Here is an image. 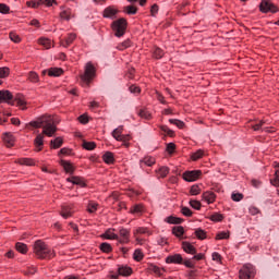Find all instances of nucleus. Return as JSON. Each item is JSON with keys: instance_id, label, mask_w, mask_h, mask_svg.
<instances>
[{"instance_id": "obj_6", "label": "nucleus", "mask_w": 279, "mask_h": 279, "mask_svg": "<svg viewBox=\"0 0 279 279\" xmlns=\"http://www.w3.org/2000/svg\"><path fill=\"white\" fill-rule=\"evenodd\" d=\"M95 77V65H93L92 62H87L85 65V72L81 76L83 82H86V84L90 83V80Z\"/></svg>"}, {"instance_id": "obj_39", "label": "nucleus", "mask_w": 279, "mask_h": 279, "mask_svg": "<svg viewBox=\"0 0 279 279\" xmlns=\"http://www.w3.org/2000/svg\"><path fill=\"white\" fill-rule=\"evenodd\" d=\"M16 250L20 252V254H27V245L21 242H17L15 244Z\"/></svg>"}, {"instance_id": "obj_44", "label": "nucleus", "mask_w": 279, "mask_h": 279, "mask_svg": "<svg viewBox=\"0 0 279 279\" xmlns=\"http://www.w3.org/2000/svg\"><path fill=\"white\" fill-rule=\"evenodd\" d=\"M138 117H141V119L149 120V119H151V113H149V112L147 111V109H141V110L138 111Z\"/></svg>"}, {"instance_id": "obj_20", "label": "nucleus", "mask_w": 279, "mask_h": 279, "mask_svg": "<svg viewBox=\"0 0 279 279\" xmlns=\"http://www.w3.org/2000/svg\"><path fill=\"white\" fill-rule=\"evenodd\" d=\"M75 38H77L75 34L73 33L69 34L65 40L64 39L60 40L61 47H70V45H73V40H75Z\"/></svg>"}, {"instance_id": "obj_9", "label": "nucleus", "mask_w": 279, "mask_h": 279, "mask_svg": "<svg viewBox=\"0 0 279 279\" xmlns=\"http://www.w3.org/2000/svg\"><path fill=\"white\" fill-rule=\"evenodd\" d=\"M118 242L121 243L122 245L130 243V230L129 229L122 228L119 230Z\"/></svg>"}, {"instance_id": "obj_28", "label": "nucleus", "mask_w": 279, "mask_h": 279, "mask_svg": "<svg viewBox=\"0 0 279 279\" xmlns=\"http://www.w3.org/2000/svg\"><path fill=\"white\" fill-rule=\"evenodd\" d=\"M119 276H132V268L130 266H122L118 268Z\"/></svg>"}, {"instance_id": "obj_59", "label": "nucleus", "mask_w": 279, "mask_h": 279, "mask_svg": "<svg viewBox=\"0 0 279 279\" xmlns=\"http://www.w3.org/2000/svg\"><path fill=\"white\" fill-rule=\"evenodd\" d=\"M232 202H241L243 199V194L241 193H233L231 194Z\"/></svg>"}, {"instance_id": "obj_11", "label": "nucleus", "mask_w": 279, "mask_h": 279, "mask_svg": "<svg viewBox=\"0 0 279 279\" xmlns=\"http://www.w3.org/2000/svg\"><path fill=\"white\" fill-rule=\"evenodd\" d=\"M49 118V114H44L41 117H38L36 120H33L29 122V125L32 128H43L45 123L47 122V119Z\"/></svg>"}, {"instance_id": "obj_43", "label": "nucleus", "mask_w": 279, "mask_h": 279, "mask_svg": "<svg viewBox=\"0 0 279 279\" xmlns=\"http://www.w3.org/2000/svg\"><path fill=\"white\" fill-rule=\"evenodd\" d=\"M9 38L12 43H15L16 45H19V43H21V36H19V34L14 33V32H11L9 34Z\"/></svg>"}, {"instance_id": "obj_35", "label": "nucleus", "mask_w": 279, "mask_h": 279, "mask_svg": "<svg viewBox=\"0 0 279 279\" xmlns=\"http://www.w3.org/2000/svg\"><path fill=\"white\" fill-rule=\"evenodd\" d=\"M61 19H63V21H71V16H73V12L71 11V9H65L60 13Z\"/></svg>"}, {"instance_id": "obj_29", "label": "nucleus", "mask_w": 279, "mask_h": 279, "mask_svg": "<svg viewBox=\"0 0 279 279\" xmlns=\"http://www.w3.org/2000/svg\"><path fill=\"white\" fill-rule=\"evenodd\" d=\"M138 234H147L149 236L151 232L145 227H138L133 231V236H138Z\"/></svg>"}, {"instance_id": "obj_51", "label": "nucleus", "mask_w": 279, "mask_h": 279, "mask_svg": "<svg viewBox=\"0 0 279 279\" xmlns=\"http://www.w3.org/2000/svg\"><path fill=\"white\" fill-rule=\"evenodd\" d=\"M149 271H153V274H156L157 276H160L162 274V269H160V267L151 264L148 267Z\"/></svg>"}, {"instance_id": "obj_54", "label": "nucleus", "mask_w": 279, "mask_h": 279, "mask_svg": "<svg viewBox=\"0 0 279 279\" xmlns=\"http://www.w3.org/2000/svg\"><path fill=\"white\" fill-rule=\"evenodd\" d=\"M209 219L210 221H215V222L223 221V215L216 213L211 215Z\"/></svg>"}, {"instance_id": "obj_13", "label": "nucleus", "mask_w": 279, "mask_h": 279, "mask_svg": "<svg viewBox=\"0 0 279 279\" xmlns=\"http://www.w3.org/2000/svg\"><path fill=\"white\" fill-rule=\"evenodd\" d=\"M203 202H206V204H215V201L217 199V195L215 192H204L202 195Z\"/></svg>"}, {"instance_id": "obj_1", "label": "nucleus", "mask_w": 279, "mask_h": 279, "mask_svg": "<svg viewBox=\"0 0 279 279\" xmlns=\"http://www.w3.org/2000/svg\"><path fill=\"white\" fill-rule=\"evenodd\" d=\"M33 250L38 258H53L54 256L53 251L41 240L34 243Z\"/></svg>"}, {"instance_id": "obj_61", "label": "nucleus", "mask_w": 279, "mask_h": 279, "mask_svg": "<svg viewBox=\"0 0 279 279\" xmlns=\"http://www.w3.org/2000/svg\"><path fill=\"white\" fill-rule=\"evenodd\" d=\"M26 5H27L28 8H34V9H36V8H38V7L40 5V2H39V0H38V1H27V2H26Z\"/></svg>"}, {"instance_id": "obj_23", "label": "nucleus", "mask_w": 279, "mask_h": 279, "mask_svg": "<svg viewBox=\"0 0 279 279\" xmlns=\"http://www.w3.org/2000/svg\"><path fill=\"white\" fill-rule=\"evenodd\" d=\"M66 182H71L72 184H75L76 186H86V183H84V180L80 177H70L66 179Z\"/></svg>"}, {"instance_id": "obj_10", "label": "nucleus", "mask_w": 279, "mask_h": 279, "mask_svg": "<svg viewBox=\"0 0 279 279\" xmlns=\"http://www.w3.org/2000/svg\"><path fill=\"white\" fill-rule=\"evenodd\" d=\"M184 258H182L181 254H174V255H169L166 257V263L168 265H182Z\"/></svg>"}, {"instance_id": "obj_50", "label": "nucleus", "mask_w": 279, "mask_h": 279, "mask_svg": "<svg viewBox=\"0 0 279 279\" xmlns=\"http://www.w3.org/2000/svg\"><path fill=\"white\" fill-rule=\"evenodd\" d=\"M195 236L198 238L201 241H204V239H206V231H204V229H196Z\"/></svg>"}, {"instance_id": "obj_36", "label": "nucleus", "mask_w": 279, "mask_h": 279, "mask_svg": "<svg viewBox=\"0 0 279 279\" xmlns=\"http://www.w3.org/2000/svg\"><path fill=\"white\" fill-rule=\"evenodd\" d=\"M172 234H174V236H178V238L182 236L184 234V227L182 226L173 227Z\"/></svg>"}, {"instance_id": "obj_33", "label": "nucleus", "mask_w": 279, "mask_h": 279, "mask_svg": "<svg viewBox=\"0 0 279 279\" xmlns=\"http://www.w3.org/2000/svg\"><path fill=\"white\" fill-rule=\"evenodd\" d=\"M184 220L182 218H178L174 216H169L166 218V222L170 223V225H180L182 223Z\"/></svg>"}, {"instance_id": "obj_16", "label": "nucleus", "mask_w": 279, "mask_h": 279, "mask_svg": "<svg viewBox=\"0 0 279 279\" xmlns=\"http://www.w3.org/2000/svg\"><path fill=\"white\" fill-rule=\"evenodd\" d=\"M13 97L14 96L12 95V93L10 90H8V89L0 90V104H1V101H5V102L12 101Z\"/></svg>"}, {"instance_id": "obj_2", "label": "nucleus", "mask_w": 279, "mask_h": 279, "mask_svg": "<svg viewBox=\"0 0 279 279\" xmlns=\"http://www.w3.org/2000/svg\"><path fill=\"white\" fill-rule=\"evenodd\" d=\"M112 32L117 38H121V36L125 35V31L128 29V20L121 17L111 24Z\"/></svg>"}, {"instance_id": "obj_26", "label": "nucleus", "mask_w": 279, "mask_h": 279, "mask_svg": "<svg viewBox=\"0 0 279 279\" xmlns=\"http://www.w3.org/2000/svg\"><path fill=\"white\" fill-rule=\"evenodd\" d=\"M64 73V71L60 68H51L48 70V75L50 77H60V75H62Z\"/></svg>"}, {"instance_id": "obj_57", "label": "nucleus", "mask_w": 279, "mask_h": 279, "mask_svg": "<svg viewBox=\"0 0 279 279\" xmlns=\"http://www.w3.org/2000/svg\"><path fill=\"white\" fill-rule=\"evenodd\" d=\"M202 156H204V150L198 149L197 151L192 154L191 158H192V160H199V158H202Z\"/></svg>"}, {"instance_id": "obj_21", "label": "nucleus", "mask_w": 279, "mask_h": 279, "mask_svg": "<svg viewBox=\"0 0 279 279\" xmlns=\"http://www.w3.org/2000/svg\"><path fill=\"white\" fill-rule=\"evenodd\" d=\"M155 162H156V158L151 156H146L140 160L141 167H143V165H145L146 167H154Z\"/></svg>"}, {"instance_id": "obj_19", "label": "nucleus", "mask_w": 279, "mask_h": 279, "mask_svg": "<svg viewBox=\"0 0 279 279\" xmlns=\"http://www.w3.org/2000/svg\"><path fill=\"white\" fill-rule=\"evenodd\" d=\"M101 236L110 241H118L119 239V235L114 233V229H108Z\"/></svg>"}, {"instance_id": "obj_60", "label": "nucleus", "mask_w": 279, "mask_h": 279, "mask_svg": "<svg viewBox=\"0 0 279 279\" xmlns=\"http://www.w3.org/2000/svg\"><path fill=\"white\" fill-rule=\"evenodd\" d=\"M124 12H126V14H136L137 10L135 7L128 5L124 8Z\"/></svg>"}, {"instance_id": "obj_32", "label": "nucleus", "mask_w": 279, "mask_h": 279, "mask_svg": "<svg viewBox=\"0 0 279 279\" xmlns=\"http://www.w3.org/2000/svg\"><path fill=\"white\" fill-rule=\"evenodd\" d=\"M19 165H24L26 167H34V165H36V162H34V159L32 158H21L17 160Z\"/></svg>"}, {"instance_id": "obj_27", "label": "nucleus", "mask_w": 279, "mask_h": 279, "mask_svg": "<svg viewBox=\"0 0 279 279\" xmlns=\"http://www.w3.org/2000/svg\"><path fill=\"white\" fill-rule=\"evenodd\" d=\"M15 101L17 104V106L22 109V110H27V101H25V98L23 97V95H17L15 97Z\"/></svg>"}, {"instance_id": "obj_53", "label": "nucleus", "mask_w": 279, "mask_h": 279, "mask_svg": "<svg viewBox=\"0 0 279 279\" xmlns=\"http://www.w3.org/2000/svg\"><path fill=\"white\" fill-rule=\"evenodd\" d=\"M223 239H230V233L226 231L217 233L216 235L217 241H222Z\"/></svg>"}, {"instance_id": "obj_62", "label": "nucleus", "mask_w": 279, "mask_h": 279, "mask_svg": "<svg viewBox=\"0 0 279 279\" xmlns=\"http://www.w3.org/2000/svg\"><path fill=\"white\" fill-rule=\"evenodd\" d=\"M213 260H215L216 263H221V254L214 252L211 255Z\"/></svg>"}, {"instance_id": "obj_40", "label": "nucleus", "mask_w": 279, "mask_h": 279, "mask_svg": "<svg viewBox=\"0 0 279 279\" xmlns=\"http://www.w3.org/2000/svg\"><path fill=\"white\" fill-rule=\"evenodd\" d=\"M28 80H29V82H33V84H36L40 81V77L38 76V73L32 71L28 74Z\"/></svg>"}, {"instance_id": "obj_4", "label": "nucleus", "mask_w": 279, "mask_h": 279, "mask_svg": "<svg viewBox=\"0 0 279 279\" xmlns=\"http://www.w3.org/2000/svg\"><path fill=\"white\" fill-rule=\"evenodd\" d=\"M112 136L113 138H116V141H120L121 143H123L124 147H130V135L123 134V126H118L117 129H114L112 132Z\"/></svg>"}, {"instance_id": "obj_5", "label": "nucleus", "mask_w": 279, "mask_h": 279, "mask_svg": "<svg viewBox=\"0 0 279 279\" xmlns=\"http://www.w3.org/2000/svg\"><path fill=\"white\" fill-rule=\"evenodd\" d=\"M256 270L252 264H245L239 271L240 279H252L254 278Z\"/></svg>"}, {"instance_id": "obj_42", "label": "nucleus", "mask_w": 279, "mask_h": 279, "mask_svg": "<svg viewBox=\"0 0 279 279\" xmlns=\"http://www.w3.org/2000/svg\"><path fill=\"white\" fill-rule=\"evenodd\" d=\"M132 41H130V39H126L124 41H122L121 44H119L117 46V49H119L120 51H123L124 49H128L129 47H131Z\"/></svg>"}, {"instance_id": "obj_22", "label": "nucleus", "mask_w": 279, "mask_h": 279, "mask_svg": "<svg viewBox=\"0 0 279 279\" xmlns=\"http://www.w3.org/2000/svg\"><path fill=\"white\" fill-rule=\"evenodd\" d=\"M60 165L63 167L65 173H73V171H75V167L73 163H71V161L61 160Z\"/></svg>"}, {"instance_id": "obj_49", "label": "nucleus", "mask_w": 279, "mask_h": 279, "mask_svg": "<svg viewBox=\"0 0 279 279\" xmlns=\"http://www.w3.org/2000/svg\"><path fill=\"white\" fill-rule=\"evenodd\" d=\"M190 206L194 208V210H202V203L199 201L191 199Z\"/></svg>"}, {"instance_id": "obj_63", "label": "nucleus", "mask_w": 279, "mask_h": 279, "mask_svg": "<svg viewBox=\"0 0 279 279\" xmlns=\"http://www.w3.org/2000/svg\"><path fill=\"white\" fill-rule=\"evenodd\" d=\"M166 150L168 151V154H173V151H175V145L173 143H169Z\"/></svg>"}, {"instance_id": "obj_25", "label": "nucleus", "mask_w": 279, "mask_h": 279, "mask_svg": "<svg viewBox=\"0 0 279 279\" xmlns=\"http://www.w3.org/2000/svg\"><path fill=\"white\" fill-rule=\"evenodd\" d=\"M64 143V140L62 137H57L54 140L50 141V147L51 149H60Z\"/></svg>"}, {"instance_id": "obj_46", "label": "nucleus", "mask_w": 279, "mask_h": 279, "mask_svg": "<svg viewBox=\"0 0 279 279\" xmlns=\"http://www.w3.org/2000/svg\"><path fill=\"white\" fill-rule=\"evenodd\" d=\"M83 147L87 151H93V149H95V147H97V144H95V142H85V143H83Z\"/></svg>"}, {"instance_id": "obj_52", "label": "nucleus", "mask_w": 279, "mask_h": 279, "mask_svg": "<svg viewBox=\"0 0 279 279\" xmlns=\"http://www.w3.org/2000/svg\"><path fill=\"white\" fill-rule=\"evenodd\" d=\"M100 250L101 252H105L106 254H108L112 252V246L109 243L104 242L100 244Z\"/></svg>"}, {"instance_id": "obj_30", "label": "nucleus", "mask_w": 279, "mask_h": 279, "mask_svg": "<svg viewBox=\"0 0 279 279\" xmlns=\"http://www.w3.org/2000/svg\"><path fill=\"white\" fill-rule=\"evenodd\" d=\"M102 160L106 165H112L114 162V155L111 151H107L104 154Z\"/></svg>"}, {"instance_id": "obj_55", "label": "nucleus", "mask_w": 279, "mask_h": 279, "mask_svg": "<svg viewBox=\"0 0 279 279\" xmlns=\"http://www.w3.org/2000/svg\"><path fill=\"white\" fill-rule=\"evenodd\" d=\"M0 14H10V7L5 3H0Z\"/></svg>"}, {"instance_id": "obj_64", "label": "nucleus", "mask_w": 279, "mask_h": 279, "mask_svg": "<svg viewBox=\"0 0 279 279\" xmlns=\"http://www.w3.org/2000/svg\"><path fill=\"white\" fill-rule=\"evenodd\" d=\"M78 121H80V123H83V125H86V123H88V116H86V114L80 116Z\"/></svg>"}, {"instance_id": "obj_56", "label": "nucleus", "mask_w": 279, "mask_h": 279, "mask_svg": "<svg viewBox=\"0 0 279 279\" xmlns=\"http://www.w3.org/2000/svg\"><path fill=\"white\" fill-rule=\"evenodd\" d=\"M181 213L184 217H193V211L189 207H181Z\"/></svg>"}, {"instance_id": "obj_48", "label": "nucleus", "mask_w": 279, "mask_h": 279, "mask_svg": "<svg viewBox=\"0 0 279 279\" xmlns=\"http://www.w3.org/2000/svg\"><path fill=\"white\" fill-rule=\"evenodd\" d=\"M153 56H154V58H156V60H160V58H162V56H165V51H162V49H160V48H155L153 51Z\"/></svg>"}, {"instance_id": "obj_45", "label": "nucleus", "mask_w": 279, "mask_h": 279, "mask_svg": "<svg viewBox=\"0 0 279 279\" xmlns=\"http://www.w3.org/2000/svg\"><path fill=\"white\" fill-rule=\"evenodd\" d=\"M169 123H171L172 125H177V128H179V130H183L184 128V122L178 119H170Z\"/></svg>"}, {"instance_id": "obj_24", "label": "nucleus", "mask_w": 279, "mask_h": 279, "mask_svg": "<svg viewBox=\"0 0 279 279\" xmlns=\"http://www.w3.org/2000/svg\"><path fill=\"white\" fill-rule=\"evenodd\" d=\"M155 173L157 178H167V175H169V167L162 166L155 170Z\"/></svg>"}, {"instance_id": "obj_41", "label": "nucleus", "mask_w": 279, "mask_h": 279, "mask_svg": "<svg viewBox=\"0 0 279 279\" xmlns=\"http://www.w3.org/2000/svg\"><path fill=\"white\" fill-rule=\"evenodd\" d=\"M97 208H99V204L95 202H89L87 205V213H97Z\"/></svg>"}, {"instance_id": "obj_31", "label": "nucleus", "mask_w": 279, "mask_h": 279, "mask_svg": "<svg viewBox=\"0 0 279 279\" xmlns=\"http://www.w3.org/2000/svg\"><path fill=\"white\" fill-rule=\"evenodd\" d=\"M143 258H145V254H143L141 248H136L133 253V259L136 260V263H141Z\"/></svg>"}, {"instance_id": "obj_58", "label": "nucleus", "mask_w": 279, "mask_h": 279, "mask_svg": "<svg viewBox=\"0 0 279 279\" xmlns=\"http://www.w3.org/2000/svg\"><path fill=\"white\" fill-rule=\"evenodd\" d=\"M272 186H279V169L275 172L274 180H270Z\"/></svg>"}, {"instance_id": "obj_3", "label": "nucleus", "mask_w": 279, "mask_h": 279, "mask_svg": "<svg viewBox=\"0 0 279 279\" xmlns=\"http://www.w3.org/2000/svg\"><path fill=\"white\" fill-rule=\"evenodd\" d=\"M56 132H58V126H56L53 123V116L49 114L46 122L44 123L41 134L51 137L53 134H56Z\"/></svg>"}, {"instance_id": "obj_34", "label": "nucleus", "mask_w": 279, "mask_h": 279, "mask_svg": "<svg viewBox=\"0 0 279 279\" xmlns=\"http://www.w3.org/2000/svg\"><path fill=\"white\" fill-rule=\"evenodd\" d=\"M38 44L45 47V49H51V39L41 37L38 39Z\"/></svg>"}, {"instance_id": "obj_14", "label": "nucleus", "mask_w": 279, "mask_h": 279, "mask_svg": "<svg viewBox=\"0 0 279 279\" xmlns=\"http://www.w3.org/2000/svg\"><path fill=\"white\" fill-rule=\"evenodd\" d=\"M73 213H75V210H73V206L71 205H63L61 207V217H63V219H69V217H73Z\"/></svg>"}, {"instance_id": "obj_47", "label": "nucleus", "mask_w": 279, "mask_h": 279, "mask_svg": "<svg viewBox=\"0 0 279 279\" xmlns=\"http://www.w3.org/2000/svg\"><path fill=\"white\" fill-rule=\"evenodd\" d=\"M199 193H202V187H199V185L195 184L191 186L190 195H199Z\"/></svg>"}, {"instance_id": "obj_18", "label": "nucleus", "mask_w": 279, "mask_h": 279, "mask_svg": "<svg viewBox=\"0 0 279 279\" xmlns=\"http://www.w3.org/2000/svg\"><path fill=\"white\" fill-rule=\"evenodd\" d=\"M182 250L186 254H192V255L197 254V250H195V246L193 244H191L190 242H183Z\"/></svg>"}, {"instance_id": "obj_38", "label": "nucleus", "mask_w": 279, "mask_h": 279, "mask_svg": "<svg viewBox=\"0 0 279 279\" xmlns=\"http://www.w3.org/2000/svg\"><path fill=\"white\" fill-rule=\"evenodd\" d=\"M10 76V68L8 66H2L0 68V78L5 80V77Z\"/></svg>"}, {"instance_id": "obj_7", "label": "nucleus", "mask_w": 279, "mask_h": 279, "mask_svg": "<svg viewBox=\"0 0 279 279\" xmlns=\"http://www.w3.org/2000/svg\"><path fill=\"white\" fill-rule=\"evenodd\" d=\"M259 10L264 14H267V12H271L272 14H276V12H278V7H276V4H274L269 0H263L259 4Z\"/></svg>"}, {"instance_id": "obj_15", "label": "nucleus", "mask_w": 279, "mask_h": 279, "mask_svg": "<svg viewBox=\"0 0 279 279\" xmlns=\"http://www.w3.org/2000/svg\"><path fill=\"white\" fill-rule=\"evenodd\" d=\"M2 138L7 147H14L15 138L12 133H4Z\"/></svg>"}, {"instance_id": "obj_17", "label": "nucleus", "mask_w": 279, "mask_h": 279, "mask_svg": "<svg viewBox=\"0 0 279 279\" xmlns=\"http://www.w3.org/2000/svg\"><path fill=\"white\" fill-rule=\"evenodd\" d=\"M34 145L37 147V151L43 150V145H45V135L43 133L36 136L34 140Z\"/></svg>"}, {"instance_id": "obj_12", "label": "nucleus", "mask_w": 279, "mask_h": 279, "mask_svg": "<svg viewBox=\"0 0 279 279\" xmlns=\"http://www.w3.org/2000/svg\"><path fill=\"white\" fill-rule=\"evenodd\" d=\"M117 14H119V10L114 7H108L104 10L102 16L104 19H117Z\"/></svg>"}, {"instance_id": "obj_8", "label": "nucleus", "mask_w": 279, "mask_h": 279, "mask_svg": "<svg viewBox=\"0 0 279 279\" xmlns=\"http://www.w3.org/2000/svg\"><path fill=\"white\" fill-rule=\"evenodd\" d=\"M199 175H202V170H192L183 173V180L185 182H195Z\"/></svg>"}, {"instance_id": "obj_37", "label": "nucleus", "mask_w": 279, "mask_h": 279, "mask_svg": "<svg viewBox=\"0 0 279 279\" xmlns=\"http://www.w3.org/2000/svg\"><path fill=\"white\" fill-rule=\"evenodd\" d=\"M130 213H131L132 215H137V216L143 215V207H142V205H135V206H133V207L131 208Z\"/></svg>"}]
</instances>
